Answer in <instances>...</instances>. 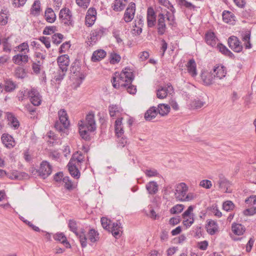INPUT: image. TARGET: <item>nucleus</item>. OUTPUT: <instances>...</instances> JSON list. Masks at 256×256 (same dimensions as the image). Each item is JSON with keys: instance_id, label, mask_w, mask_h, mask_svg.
<instances>
[{"instance_id": "cd10ccee", "label": "nucleus", "mask_w": 256, "mask_h": 256, "mask_svg": "<svg viewBox=\"0 0 256 256\" xmlns=\"http://www.w3.org/2000/svg\"><path fill=\"white\" fill-rule=\"evenodd\" d=\"M106 56V52L103 50H98L94 51L92 55L91 60L94 62L102 60Z\"/></svg>"}, {"instance_id": "13d9d810", "label": "nucleus", "mask_w": 256, "mask_h": 256, "mask_svg": "<svg viewBox=\"0 0 256 256\" xmlns=\"http://www.w3.org/2000/svg\"><path fill=\"white\" fill-rule=\"evenodd\" d=\"M56 30V27L54 26H47L43 30V34L45 35H50L54 32Z\"/></svg>"}, {"instance_id": "ddd939ff", "label": "nucleus", "mask_w": 256, "mask_h": 256, "mask_svg": "<svg viewBox=\"0 0 256 256\" xmlns=\"http://www.w3.org/2000/svg\"><path fill=\"white\" fill-rule=\"evenodd\" d=\"M80 70L81 66L80 62L78 60H76L72 64L70 68V72L71 73L74 74L75 76H77V78H79L80 82L78 83V86H80L82 80L84 78V76L80 72Z\"/></svg>"}, {"instance_id": "a211bd4d", "label": "nucleus", "mask_w": 256, "mask_h": 256, "mask_svg": "<svg viewBox=\"0 0 256 256\" xmlns=\"http://www.w3.org/2000/svg\"><path fill=\"white\" fill-rule=\"evenodd\" d=\"M12 62L18 66L26 64L29 60L28 54H17L12 57Z\"/></svg>"}, {"instance_id": "7c9ffc66", "label": "nucleus", "mask_w": 256, "mask_h": 256, "mask_svg": "<svg viewBox=\"0 0 256 256\" xmlns=\"http://www.w3.org/2000/svg\"><path fill=\"white\" fill-rule=\"evenodd\" d=\"M216 48L222 54L228 56L230 58L234 56V54L224 45L220 43H218Z\"/></svg>"}, {"instance_id": "774afa93", "label": "nucleus", "mask_w": 256, "mask_h": 256, "mask_svg": "<svg viewBox=\"0 0 256 256\" xmlns=\"http://www.w3.org/2000/svg\"><path fill=\"white\" fill-rule=\"evenodd\" d=\"M243 213L245 216H252L256 214V207L246 209Z\"/></svg>"}, {"instance_id": "0eeeda50", "label": "nucleus", "mask_w": 256, "mask_h": 256, "mask_svg": "<svg viewBox=\"0 0 256 256\" xmlns=\"http://www.w3.org/2000/svg\"><path fill=\"white\" fill-rule=\"evenodd\" d=\"M188 191V187L184 182L178 184L176 187L175 198L177 200L184 202V196Z\"/></svg>"}, {"instance_id": "09e8293b", "label": "nucleus", "mask_w": 256, "mask_h": 256, "mask_svg": "<svg viewBox=\"0 0 256 256\" xmlns=\"http://www.w3.org/2000/svg\"><path fill=\"white\" fill-rule=\"evenodd\" d=\"M16 88V84L11 80H7L5 83V90L6 92H12Z\"/></svg>"}, {"instance_id": "c03bdc74", "label": "nucleus", "mask_w": 256, "mask_h": 256, "mask_svg": "<svg viewBox=\"0 0 256 256\" xmlns=\"http://www.w3.org/2000/svg\"><path fill=\"white\" fill-rule=\"evenodd\" d=\"M108 110L111 117H116L120 112L119 108L116 105L112 104L110 106Z\"/></svg>"}, {"instance_id": "2eb2a0df", "label": "nucleus", "mask_w": 256, "mask_h": 256, "mask_svg": "<svg viewBox=\"0 0 256 256\" xmlns=\"http://www.w3.org/2000/svg\"><path fill=\"white\" fill-rule=\"evenodd\" d=\"M80 122L89 128L90 132H94L96 129L94 115V114H88L86 116V120L84 122L81 120Z\"/></svg>"}, {"instance_id": "c9c22d12", "label": "nucleus", "mask_w": 256, "mask_h": 256, "mask_svg": "<svg viewBox=\"0 0 256 256\" xmlns=\"http://www.w3.org/2000/svg\"><path fill=\"white\" fill-rule=\"evenodd\" d=\"M54 238L56 240L59 241L63 244L66 248H70V243L68 242L66 238L62 233L57 234L54 236Z\"/></svg>"}, {"instance_id": "7ed1b4c3", "label": "nucleus", "mask_w": 256, "mask_h": 256, "mask_svg": "<svg viewBox=\"0 0 256 256\" xmlns=\"http://www.w3.org/2000/svg\"><path fill=\"white\" fill-rule=\"evenodd\" d=\"M57 62L60 68L58 74L55 76L56 81L62 80L70 64L69 56L67 54L59 56L57 58Z\"/></svg>"}, {"instance_id": "20e7f679", "label": "nucleus", "mask_w": 256, "mask_h": 256, "mask_svg": "<svg viewBox=\"0 0 256 256\" xmlns=\"http://www.w3.org/2000/svg\"><path fill=\"white\" fill-rule=\"evenodd\" d=\"M59 120L56 121L54 127L60 132L64 133L70 126V122L66 112L64 110H60L58 112Z\"/></svg>"}, {"instance_id": "9d476101", "label": "nucleus", "mask_w": 256, "mask_h": 256, "mask_svg": "<svg viewBox=\"0 0 256 256\" xmlns=\"http://www.w3.org/2000/svg\"><path fill=\"white\" fill-rule=\"evenodd\" d=\"M52 172V168L49 162L47 161H42L38 170L40 176L45 178L51 174Z\"/></svg>"}, {"instance_id": "dca6fc26", "label": "nucleus", "mask_w": 256, "mask_h": 256, "mask_svg": "<svg viewBox=\"0 0 256 256\" xmlns=\"http://www.w3.org/2000/svg\"><path fill=\"white\" fill-rule=\"evenodd\" d=\"M200 77L204 84L206 86H210L212 84L215 79L212 70L210 72L207 71L202 72L201 73Z\"/></svg>"}, {"instance_id": "6e6d98bb", "label": "nucleus", "mask_w": 256, "mask_h": 256, "mask_svg": "<svg viewBox=\"0 0 256 256\" xmlns=\"http://www.w3.org/2000/svg\"><path fill=\"white\" fill-rule=\"evenodd\" d=\"M90 0H76V4L82 8L86 9L90 5Z\"/></svg>"}, {"instance_id": "864d4df0", "label": "nucleus", "mask_w": 256, "mask_h": 256, "mask_svg": "<svg viewBox=\"0 0 256 256\" xmlns=\"http://www.w3.org/2000/svg\"><path fill=\"white\" fill-rule=\"evenodd\" d=\"M250 32H246L242 36V40L245 42L244 44L246 48H251V44L250 42Z\"/></svg>"}, {"instance_id": "b1692460", "label": "nucleus", "mask_w": 256, "mask_h": 256, "mask_svg": "<svg viewBox=\"0 0 256 256\" xmlns=\"http://www.w3.org/2000/svg\"><path fill=\"white\" fill-rule=\"evenodd\" d=\"M158 113L155 106L150 107L144 114V118L146 120L150 121L154 118Z\"/></svg>"}, {"instance_id": "c756f323", "label": "nucleus", "mask_w": 256, "mask_h": 256, "mask_svg": "<svg viewBox=\"0 0 256 256\" xmlns=\"http://www.w3.org/2000/svg\"><path fill=\"white\" fill-rule=\"evenodd\" d=\"M178 4L182 8H184L188 10H196V6L192 3L187 1L186 0H176Z\"/></svg>"}, {"instance_id": "1a4fd4ad", "label": "nucleus", "mask_w": 256, "mask_h": 256, "mask_svg": "<svg viewBox=\"0 0 256 256\" xmlns=\"http://www.w3.org/2000/svg\"><path fill=\"white\" fill-rule=\"evenodd\" d=\"M174 90L170 84H168L164 86H160L156 90V96L160 99H164L168 94H172L174 93Z\"/></svg>"}, {"instance_id": "f3484780", "label": "nucleus", "mask_w": 256, "mask_h": 256, "mask_svg": "<svg viewBox=\"0 0 256 256\" xmlns=\"http://www.w3.org/2000/svg\"><path fill=\"white\" fill-rule=\"evenodd\" d=\"M158 33L159 35H162L164 34L166 30V24L165 23V16L162 13H160L158 16Z\"/></svg>"}, {"instance_id": "4be33fe9", "label": "nucleus", "mask_w": 256, "mask_h": 256, "mask_svg": "<svg viewBox=\"0 0 256 256\" xmlns=\"http://www.w3.org/2000/svg\"><path fill=\"white\" fill-rule=\"evenodd\" d=\"M217 184L220 188L224 192H230L228 191V188L230 186V184L228 180L224 176L222 175L219 176V180Z\"/></svg>"}, {"instance_id": "bf43d9fd", "label": "nucleus", "mask_w": 256, "mask_h": 256, "mask_svg": "<svg viewBox=\"0 0 256 256\" xmlns=\"http://www.w3.org/2000/svg\"><path fill=\"white\" fill-rule=\"evenodd\" d=\"M144 172L146 175L148 177L157 176L158 175V171L154 168L146 169Z\"/></svg>"}, {"instance_id": "5701e85b", "label": "nucleus", "mask_w": 256, "mask_h": 256, "mask_svg": "<svg viewBox=\"0 0 256 256\" xmlns=\"http://www.w3.org/2000/svg\"><path fill=\"white\" fill-rule=\"evenodd\" d=\"M78 166L75 164V163H73L72 162H69L67 165L68 171L72 176L76 179L80 177V173L78 170Z\"/></svg>"}, {"instance_id": "c85d7f7f", "label": "nucleus", "mask_w": 256, "mask_h": 256, "mask_svg": "<svg viewBox=\"0 0 256 256\" xmlns=\"http://www.w3.org/2000/svg\"><path fill=\"white\" fill-rule=\"evenodd\" d=\"M232 230L235 234L241 236L244 234L246 229L244 226L242 224L234 223L232 226Z\"/></svg>"}, {"instance_id": "473e14b6", "label": "nucleus", "mask_w": 256, "mask_h": 256, "mask_svg": "<svg viewBox=\"0 0 256 256\" xmlns=\"http://www.w3.org/2000/svg\"><path fill=\"white\" fill-rule=\"evenodd\" d=\"M170 106L169 104H160L158 105L157 110L161 116H166L170 112Z\"/></svg>"}, {"instance_id": "ea45409f", "label": "nucleus", "mask_w": 256, "mask_h": 256, "mask_svg": "<svg viewBox=\"0 0 256 256\" xmlns=\"http://www.w3.org/2000/svg\"><path fill=\"white\" fill-rule=\"evenodd\" d=\"M142 20L140 18H140L138 21V25L136 23L132 26V29L131 32L132 34L134 36L140 35L142 32V28L140 27V25L142 24Z\"/></svg>"}, {"instance_id": "680f3d73", "label": "nucleus", "mask_w": 256, "mask_h": 256, "mask_svg": "<svg viewBox=\"0 0 256 256\" xmlns=\"http://www.w3.org/2000/svg\"><path fill=\"white\" fill-rule=\"evenodd\" d=\"M39 40L44 44L45 46L47 48H49L50 47V38L46 36H40L39 38Z\"/></svg>"}, {"instance_id": "052dcab7", "label": "nucleus", "mask_w": 256, "mask_h": 256, "mask_svg": "<svg viewBox=\"0 0 256 256\" xmlns=\"http://www.w3.org/2000/svg\"><path fill=\"white\" fill-rule=\"evenodd\" d=\"M120 57L118 54L113 53L110 54V62L112 64H115L120 62Z\"/></svg>"}, {"instance_id": "4d7b16f0", "label": "nucleus", "mask_w": 256, "mask_h": 256, "mask_svg": "<svg viewBox=\"0 0 256 256\" xmlns=\"http://www.w3.org/2000/svg\"><path fill=\"white\" fill-rule=\"evenodd\" d=\"M8 18L4 10H2L0 12V24L2 26L6 25L8 22Z\"/></svg>"}, {"instance_id": "4c0bfd02", "label": "nucleus", "mask_w": 256, "mask_h": 256, "mask_svg": "<svg viewBox=\"0 0 256 256\" xmlns=\"http://www.w3.org/2000/svg\"><path fill=\"white\" fill-rule=\"evenodd\" d=\"M208 232L211 235L214 234L218 231V226L216 222L213 220H210L208 224Z\"/></svg>"}, {"instance_id": "39448f33", "label": "nucleus", "mask_w": 256, "mask_h": 256, "mask_svg": "<svg viewBox=\"0 0 256 256\" xmlns=\"http://www.w3.org/2000/svg\"><path fill=\"white\" fill-rule=\"evenodd\" d=\"M122 118H118L115 122V132L117 136L118 140V144L119 146L124 147L128 142V139L126 138H124L122 135L124 134V130L122 126Z\"/></svg>"}, {"instance_id": "9b49d317", "label": "nucleus", "mask_w": 256, "mask_h": 256, "mask_svg": "<svg viewBox=\"0 0 256 256\" xmlns=\"http://www.w3.org/2000/svg\"><path fill=\"white\" fill-rule=\"evenodd\" d=\"M215 78L222 80L224 78L226 74V68L220 64H216L214 66L212 70Z\"/></svg>"}, {"instance_id": "aec40b11", "label": "nucleus", "mask_w": 256, "mask_h": 256, "mask_svg": "<svg viewBox=\"0 0 256 256\" xmlns=\"http://www.w3.org/2000/svg\"><path fill=\"white\" fill-rule=\"evenodd\" d=\"M1 140L3 144L8 148H12L16 145V142L14 138L8 134H3Z\"/></svg>"}, {"instance_id": "e433bc0d", "label": "nucleus", "mask_w": 256, "mask_h": 256, "mask_svg": "<svg viewBox=\"0 0 256 256\" xmlns=\"http://www.w3.org/2000/svg\"><path fill=\"white\" fill-rule=\"evenodd\" d=\"M40 12V2L39 0H36L30 9V14L38 16Z\"/></svg>"}, {"instance_id": "49530a36", "label": "nucleus", "mask_w": 256, "mask_h": 256, "mask_svg": "<svg viewBox=\"0 0 256 256\" xmlns=\"http://www.w3.org/2000/svg\"><path fill=\"white\" fill-rule=\"evenodd\" d=\"M63 38L64 36L62 34L60 33L55 34L52 36V42L56 45L59 44L62 42Z\"/></svg>"}, {"instance_id": "de8ad7c7", "label": "nucleus", "mask_w": 256, "mask_h": 256, "mask_svg": "<svg viewBox=\"0 0 256 256\" xmlns=\"http://www.w3.org/2000/svg\"><path fill=\"white\" fill-rule=\"evenodd\" d=\"M8 118L12 126L15 129L18 128L19 126V122L17 119L10 113L8 114Z\"/></svg>"}, {"instance_id": "f257e3e1", "label": "nucleus", "mask_w": 256, "mask_h": 256, "mask_svg": "<svg viewBox=\"0 0 256 256\" xmlns=\"http://www.w3.org/2000/svg\"><path fill=\"white\" fill-rule=\"evenodd\" d=\"M112 86L116 88H125L128 90V68H125L120 73L116 72L112 80Z\"/></svg>"}, {"instance_id": "f03ea898", "label": "nucleus", "mask_w": 256, "mask_h": 256, "mask_svg": "<svg viewBox=\"0 0 256 256\" xmlns=\"http://www.w3.org/2000/svg\"><path fill=\"white\" fill-rule=\"evenodd\" d=\"M100 222L103 228L111 232L114 237L118 238L120 236L122 228L120 222H114L112 224L111 221L104 217L101 218Z\"/></svg>"}, {"instance_id": "bb28decb", "label": "nucleus", "mask_w": 256, "mask_h": 256, "mask_svg": "<svg viewBox=\"0 0 256 256\" xmlns=\"http://www.w3.org/2000/svg\"><path fill=\"white\" fill-rule=\"evenodd\" d=\"M188 72L190 74L194 77L197 75L196 64L194 59L190 60L186 64Z\"/></svg>"}, {"instance_id": "5fc2aeb1", "label": "nucleus", "mask_w": 256, "mask_h": 256, "mask_svg": "<svg viewBox=\"0 0 256 256\" xmlns=\"http://www.w3.org/2000/svg\"><path fill=\"white\" fill-rule=\"evenodd\" d=\"M205 102L201 101L199 100H193L191 104V107L194 109H198L201 108L204 104Z\"/></svg>"}, {"instance_id": "37998d69", "label": "nucleus", "mask_w": 256, "mask_h": 256, "mask_svg": "<svg viewBox=\"0 0 256 256\" xmlns=\"http://www.w3.org/2000/svg\"><path fill=\"white\" fill-rule=\"evenodd\" d=\"M222 16L223 20L226 23H230L234 20V14L229 11H224Z\"/></svg>"}, {"instance_id": "412c9836", "label": "nucleus", "mask_w": 256, "mask_h": 256, "mask_svg": "<svg viewBox=\"0 0 256 256\" xmlns=\"http://www.w3.org/2000/svg\"><path fill=\"white\" fill-rule=\"evenodd\" d=\"M205 40L208 45L215 47L218 44V39L214 32H208L205 34Z\"/></svg>"}, {"instance_id": "338daca9", "label": "nucleus", "mask_w": 256, "mask_h": 256, "mask_svg": "<svg viewBox=\"0 0 256 256\" xmlns=\"http://www.w3.org/2000/svg\"><path fill=\"white\" fill-rule=\"evenodd\" d=\"M30 91L24 90L22 91L19 94L18 100H19L22 101L24 99L26 98H30V95L29 94Z\"/></svg>"}, {"instance_id": "393cba45", "label": "nucleus", "mask_w": 256, "mask_h": 256, "mask_svg": "<svg viewBox=\"0 0 256 256\" xmlns=\"http://www.w3.org/2000/svg\"><path fill=\"white\" fill-rule=\"evenodd\" d=\"M78 126L80 134L82 138L86 140H90V137L88 132H90L89 128L80 122H78Z\"/></svg>"}, {"instance_id": "0e129e2a", "label": "nucleus", "mask_w": 256, "mask_h": 256, "mask_svg": "<svg viewBox=\"0 0 256 256\" xmlns=\"http://www.w3.org/2000/svg\"><path fill=\"white\" fill-rule=\"evenodd\" d=\"M86 20L85 23L86 26H92L96 18L95 17H91L88 16V14H86Z\"/></svg>"}, {"instance_id": "a878e982", "label": "nucleus", "mask_w": 256, "mask_h": 256, "mask_svg": "<svg viewBox=\"0 0 256 256\" xmlns=\"http://www.w3.org/2000/svg\"><path fill=\"white\" fill-rule=\"evenodd\" d=\"M44 18L46 21L50 23H53L56 20V15L54 10L50 8H48L44 12Z\"/></svg>"}, {"instance_id": "f8f14e48", "label": "nucleus", "mask_w": 256, "mask_h": 256, "mask_svg": "<svg viewBox=\"0 0 256 256\" xmlns=\"http://www.w3.org/2000/svg\"><path fill=\"white\" fill-rule=\"evenodd\" d=\"M229 47L234 52H240L242 50V46L240 44L238 39L234 36H231L228 39Z\"/></svg>"}, {"instance_id": "69168bd1", "label": "nucleus", "mask_w": 256, "mask_h": 256, "mask_svg": "<svg viewBox=\"0 0 256 256\" xmlns=\"http://www.w3.org/2000/svg\"><path fill=\"white\" fill-rule=\"evenodd\" d=\"M234 207V204L230 200H227L223 204V208L226 211L232 210Z\"/></svg>"}, {"instance_id": "603ef678", "label": "nucleus", "mask_w": 256, "mask_h": 256, "mask_svg": "<svg viewBox=\"0 0 256 256\" xmlns=\"http://www.w3.org/2000/svg\"><path fill=\"white\" fill-rule=\"evenodd\" d=\"M136 12V4L134 2L129 4V22L131 21L134 18Z\"/></svg>"}, {"instance_id": "6ab92c4d", "label": "nucleus", "mask_w": 256, "mask_h": 256, "mask_svg": "<svg viewBox=\"0 0 256 256\" xmlns=\"http://www.w3.org/2000/svg\"><path fill=\"white\" fill-rule=\"evenodd\" d=\"M30 100L31 102L35 106L40 104L42 100L39 92L34 88H32L30 91Z\"/></svg>"}, {"instance_id": "a18cd8bd", "label": "nucleus", "mask_w": 256, "mask_h": 256, "mask_svg": "<svg viewBox=\"0 0 256 256\" xmlns=\"http://www.w3.org/2000/svg\"><path fill=\"white\" fill-rule=\"evenodd\" d=\"M68 227L75 234H78V232L77 222L76 220H70L68 223Z\"/></svg>"}, {"instance_id": "72a5a7b5", "label": "nucleus", "mask_w": 256, "mask_h": 256, "mask_svg": "<svg viewBox=\"0 0 256 256\" xmlns=\"http://www.w3.org/2000/svg\"><path fill=\"white\" fill-rule=\"evenodd\" d=\"M76 236L78 238L82 247H86L87 246V238L84 229L82 228L80 232L78 233V234H76Z\"/></svg>"}, {"instance_id": "423d86ee", "label": "nucleus", "mask_w": 256, "mask_h": 256, "mask_svg": "<svg viewBox=\"0 0 256 256\" xmlns=\"http://www.w3.org/2000/svg\"><path fill=\"white\" fill-rule=\"evenodd\" d=\"M59 18L64 24L72 26L73 20L72 14L69 8H62L60 12Z\"/></svg>"}, {"instance_id": "a19ab883", "label": "nucleus", "mask_w": 256, "mask_h": 256, "mask_svg": "<svg viewBox=\"0 0 256 256\" xmlns=\"http://www.w3.org/2000/svg\"><path fill=\"white\" fill-rule=\"evenodd\" d=\"M18 53V54H28L30 49L28 45L26 42H23L16 47Z\"/></svg>"}, {"instance_id": "4468645a", "label": "nucleus", "mask_w": 256, "mask_h": 256, "mask_svg": "<svg viewBox=\"0 0 256 256\" xmlns=\"http://www.w3.org/2000/svg\"><path fill=\"white\" fill-rule=\"evenodd\" d=\"M156 15L152 7L148 8L146 12V22L148 28H153L156 24Z\"/></svg>"}, {"instance_id": "e2e57ef3", "label": "nucleus", "mask_w": 256, "mask_h": 256, "mask_svg": "<svg viewBox=\"0 0 256 256\" xmlns=\"http://www.w3.org/2000/svg\"><path fill=\"white\" fill-rule=\"evenodd\" d=\"M15 76L18 78H24L25 76L24 69L21 67L17 68L15 70Z\"/></svg>"}, {"instance_id": "2f4dec72", "label": "nucleus", "mask_w": 256, "mask_h": 256, "mask_svg": "<svg viewBox=\"0 0 256 256\" xmlns=\"http://www.w3.org/2000/svg\"><path fill=\"white\" fill-rule=\"evenodd\" d=\"M146 187L148 194H154L158 191V184L154 181H151L148 182L146 184Z\"/></svg>"}, {"instance_id": "79ce46f5", "label": "nucleus", "mask_w": 256, "mask_h": 256, "mask_svg": "<svg viewBox=\"0 0 256 256\" xmlns=\"http://www.w3.org/2000/svg\"><path fill=\"white\" fill-rule=\"evenodd\" d=\"M98 233L95 230L90 229L88 233V239L92 242H95L98 240Z\"/></svg>"}, {"instance_id": "3c124183", "label": "nucleus", "mask_w": 256, "mask_h": 256, "mask_svg": "<svg viewBox=\"0 0 256 256\" xmlns=\"http://www.w3.org/2000/svg\"><path fill=\"white\" fill-rule=\"evenodd\" d=\"M184 206L183 204H178L173 206L170 210V212L171 214H176L181 212Z\"/></svg>"}, {"instance_id": "6e6552de", "label": "nucleus", "mask_w": 256, "mask_h": 256, "mask_svg": "<svg viewBox=\"0 0 256 256\" xmlns=\"http://www.w3.org/2000/svg\"><path fill=\"white\" fill-rule=\"evenodd\" d=\"M106 30V28L100 27L92 31L90 34V38L87 42L88 44L90 46L94 45L98 40L100 39L104 36Z\"/></svg>"}, {"instance_id": "58836bf2", "label": "nucleus", "mask_w": 256, "mask_h": 256, "mask_svg": "<svg viewBox=\"0 0 256 256\" xmlns=\"http://www.w3.org/2000/svg\"><path fill=\"white\" fill-rule=\"evenodd\" d=\"M126 3L127 0H115L113 9L116 11H120L124 8Z\"/></svg>"}, {"instance_id": "f704fd0d", "label": "nucleus", "mask_w": 256, "mask_h": 256, "mask_svg": "<svg viewBox=\"0 0 256 256\" xmlns=\"http://www.w3.org/2000/svg\"><path fill=\"white\" fill-rule=\"evenodd\" d=\"M84 156L82 153H79L78 152H76L72 154L70 162L72 161V162L75 163V164L78 166L79 164H81L84 162Z\"/></svg>"}, {"instance_id": "8fccbe9b", "label": "nucleus", "mask_w": 256, "mask_h": 256, "mask_svg": "<svg viewBox=\"0 0 256 256\" xmlns=\"http://www.w3.org/2000/svg\"><path fill=\"white\" fill-rule=\"evenodd\" d=\"M62 182L64 184V186L66 189L68 190L73 189L74 186L72 183L68 176L64 177L62 178Z\"/></svg>"}]
</instances>
